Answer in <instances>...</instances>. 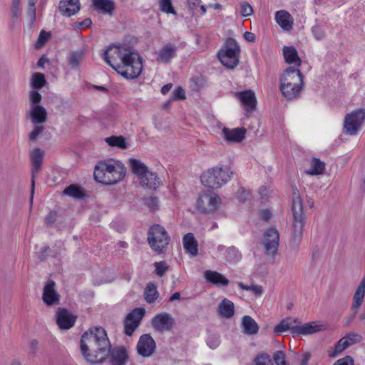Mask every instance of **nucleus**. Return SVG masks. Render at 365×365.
Wrapping results in <instances>:
<instances>
[{
  "instance_id": "nucleus-1",
  "label": "nucleus",
  "mask_w": 365,
  "mask_h": 365,
  "mask_svg": "<svg viewBox=\"0 0 365 365\" xmlns=\"http://www.w3.org/2000/svg\"><path fill=\"white\" fill-rule=\"evenodd\" d=\"M110 346L105 329L100 327L89 329L81 337V351L87 361L102 363L108 359L110 365H126L129 360L128 349L123 346Z\"/></svg>"
},
{
  "instance_id": "nucleus-2",
  "label": "nucleus",
  "mask_w": 365,
  "mask_h": 365,
  "mask_svg": "<svg viewBox=\"0 0 365 365\" xmlns=\"http://www.w3.org/2000/svg\"><path fill=\"white\" fill-rule=\"evenodd\" d=\"M103 59L125 78H135L142 72L141 57L126 46H109L103 53Z\"/></svg>"
},
{
  "instance_id": "nucleus-3",
  "label": "nucleus",
  "mask_w": 365,
  "mask_h": 365,
  "mask_svg": "<svg viewBox=\"0 0 365 365\" xmlns=\"http://www.w3.org/2000/svg\"><path fill=\"white\" fill-rule=\"evenodd\" d=\"M125 173L126 168L121 161L108 158L97 163L93 175L96 181L110 185L122 180Z\"/></svg>"
},
{
  "instance_id": "nucleus-4",
  "label": "nucleus",
  "mask_w": 365,
  "mask_h": 365,
  "mask_svg": "<svg viewBox=\"0 0 365 365\" xmlns=\"http://www.w3.org/2000/svg\"><path fill=\"white\" fill-rule=\"evenodd\" d=\"M293 216L292 233L290 244L297 247L302 239L303 227L305 216L303 210V203L299 192L295 186L292 187V205Z\"/></svg>"
},
{
  "instance_id": "nucleus-5",
  "label": "nucleus",
  "mask_w": 365,
  "mask_h": 365,
  "mask_svg": "<svg viewBox=\"0 0 365 365\" xmlns=\"http://www.w3.org/2000/svg\"><path fill=\"white\" fill-rule=\"evenodd\" d=\"M303 86L302 74L294 66L288 67L280 77V91L288 99L297 98Z\"/></svg>"
},
{
  "instance_id": "nucleus-6",
  "label": "nucleus",
  "mask_w": 365,
  "mask_h": 365,
  "mask_svg": "<svg viewBox=\"0 0 365 365\" xmlns=\"http://www.w3.org/2000/svg\"><path fill=\"white\" fill-rule=\"evenodd\" d=\"M232 175L230 168L215 167L203 173L200 176L202 185L212 188L217 189L227 183Z\"/></svg>"
},
{
  "instance_id": "nucleus-7",
  "label": "nucleus",
  "mask_w": 365,
  "mask_h": 365,
  "mask_svg": "<svg viewBox=\"0 0 365 365\" xmlns=\"http://www.w3.org/2000/svg\"><path fill=\"white\" fill-rule=\"evenodd\" d=\"M148 241L151 249L160 254L168 248L170 237L163 227L154 225L148 230Z\"/></svg>"
},
{
  "instance_id": "nucleus-8",
  "label": "nucleus",
  "mask_w": 365,
  "mask_h": 365,
  "mask_svg": "<svg viewBox=\"0 0 365 365\" xmlns=\"http://www.w3.org/2000/svg\"><path fill=\"white\" fill-rule=\"evenodd\" d=\"M240 53V48L237 41L228 38L224 48L218 52V58L225 66L232 69L239 64Z\"/></svg>"
},
{
  "instance_id": "nucleus-9",
  "label": "nucleus",
  "mask_w": 365,
  "mask_h": 365,
  "mask_svg": "<svg viewBox=\"0 0 365 365\" xmlns=\"http://www.w3.org/2000/svg\"><path fill=\"white\" fill-rule=\"evenodd\" d=\"M365 121V109L353 110L346 115L344 120V132L350 135H356L361 128Z\"/></svg>"
},
{
  "instance_id": "nucleus-10",
  "label": "nucleus",
  "mask_w": 365,
  "mask_h": 365,
  "mask_svg": "<svg viewBox=\"0 0 365 365\" xmlns=\"http://www.w3.org/2000/svg\"><path fill=\"white\" fill-rule=\"evenodd\" d=\"M279 234L274 228H270L264 234L262 244L265 254L274 262L279 247Z\"/></svg>"
},
{
  "instance_id": "nucleus-11",
  "label": "nucleus",
  "mask_w": 365,
  "mask_h": 365,
  "mask_svg": "<svg viewBox=\"0 0 365 365\" xmlns=\"http://www.w3.org/2000/svg\"><path fill=\"white\" fill-rule=\"evenodd\" d=\"M220 204V198L214 193L202 195L197 200L196 207L202 212H211L215 211Z\"/></svg>"
},
{
  "instance_id": "nucleus-12",
  "label": "nucleus",
  "mask_w": 365,
  "mask_h": 365,
  "mask_svg": "<svg viewBox=\"0 0 365 365\" xmlns=\"http://www.w3.org/2000/svg\"><path fill=\"white\" fill-rule=\"evenodd\" d=\"M145 314L143 308H137L131 311L126 317L124 323L125 334L131 336L135 329L139 326Z\"/></svg>"
},
{
  "instance_id": "nucleus-13",
  "label": "nucleus",
  "mask_w": 365,
  "mask_h": 365,
  "mask_svg": "<svg viewBox=\"0 0 365 365\" xmlns=\"http://www.w3.org/2000/svg\"><path fill=\"white\" fill-rule=\"evenodd\" d=\"M137 351L139 355L149 357L155 352L156 344L150 334H143L137 344Z\"/></svg>"
},
{
  "instance_id": "nucleus-14",
  "label": "nucleus",
  "mask_w": 365,
  "mask_h": 365,
  "mask_svg": "<svg viewBox=\"0 0 365 365\" xmlns=\"http://www.w3.org/2000/svg\"><path fill=\"white\" fill-rule=\"evenodd\" d=\"M174 323V319L167 312L158 314L152 319L153 328L160 332L170 331L173 328Z\"/></svg>"
},
{
  "instance_id": "nucleus-15",
  "label": "nucleus",
  "mask_w": 365,
  "mask_h": 365,
  "mask_svg": "<svg viewBox=\"0 0 365 365\" xmlns=\"http://www.w3.org/2000/svg\"><path fill=\"white\" fill-rule=\"evenodd\" d=\"M30 155L33 165L31 196V201H32L35 185L34 178L38 174L41 167L43 158L44 156V152L41 150L40 148H35L31 151Z\"/></svg>"
},
{
  "instance_id": "nucleus-16",
  "label": "nucleus",
  "mask_w": 365,
  "mask_h": 365,
  "mask_svg": "<svg viewBox=\"0 0 365 365\" xmlns=\"http://www.w3.org/2000/svg\"><path fill=\"white\" fill-rule=\"evenodd\" d=\"M177 51L175 44L168 43L156 52V60L160 63H168L176 56Z\"/></svg>"
},
{
  "instance_id": "nucleus-17",
  "label": "nucleus",
  "mask_w": 365,
  "mask_h": 365,
  "mask_svg": "<svg viewBox=\"0 0 365 365\" xmlns=\"http://www.w3.org/2000/svg\"><path fill=\"white\" fill-rule=\"evenodd\" d=\"M55 285L53 281L48 280L43 287L42 299L48 306L58 304L59 302V295L55 289Z\"/></svg>"
},
{
  "instance_id": "nucleus-18",
  "label": "nucleus",
  "mask_w": 365,
  "mask_h": 365,
  "mask_svg": "<svg viewBox=\"0 0 365 365\" xmlns=\"http://www.w3.org/2000/svg\"><path fill=\"white\" fill-rule=\"evenodd\" d=\"M235 96L240 101L247 111H252L255 110L257 100L255 94L252 90L237 92L235 93Z\"/></svg>"
},
{
  "instance_id": "nucleus-19",
  "label": "nucleus",
  "mask_w": 365,
  "mask_h": 365,
  "mask_svg": "<svg viewBox=\"0 0 365 365\" xmlns=\"http://www.w3.org/2000/svg\"><path fill=\"white\" fill-rule=\"evenodd\" d=\"M76 322V317L66 309L59 308L56 313V322L61 329H69Z\"/></svg>"
},
{
  "instance_id": "nucleus-20",
  "label": "nucleus",
  "mask_w": 365,
  "mask_h": 365,
  "mask_svg": "<svg viewBox=\"0 0 365 365\" xmlns=\"http://www.w3.org/2000/svg\"><path fill=\"white\" fill-rule=\"evenodd\" d=\"M58 9L61 14L70 17L80 10L79 0H61Z\"/></svg>"
},
{
  "instance_id": "nucleus-21",
  "label": "nucleus",
  "mask_w": 365,
  "mask_h": 365,
  "mask_svg": "<svg viewBox=\"0 0 365 365\" xmlns=\"http://www.w3.org/2000/svg\"><path fill=\"white\" fill-rule=\"evenodd\" d=\"M29 115L33 124L43 123L47 119V111L41 106H31Z\"/></svg>"
},
{
  "instance_id": "nucleus-22",
  "label": "nucleus",
  "mask_w": 365,
  "mask_h": 365,
  "mask_svg": "<svg viewBox=\"0 0 365 365\" xmlns=\"http://www.w3.org/2000/svg\"><path fill=\"white\" fill-rule=\"evenodd\" d=\"M322 329V325H319L315 322H312L310 323H307L304 324H296L294 328H293V335L295 334H302V335H307L317 333L321 331Z\"/></svg>"
},
{
  "instance_id": "nucleus-23",
  "label": "nucleus",
  "mask_w": 365,
  "mask_h": 365,
  "mask_svg": "<svg viewBox=\"0 0 365 365\" xmlns=\"http://www.w3.org/2000/svg\"><path fill=\"white\" fill-rule=\"evenodd\" d=\"M246 133L245 128H236L230 129L224 128L222 129L223 138L229 142L240 143L244 138Z\"/></svg>"
},
{
  "instance_id": "nucleus-24",
  "label": "nucleus",
  "mask_w": 365,
  "mask_h": 365,
  "mask_svg": "<svg viewBox=\"0 0 365 365\" xmlns=\"http://www.w3.org/2000/svg\"><path fill=\"white\" fill-rule=\"evenodd\" d=\"M275 19L277 23L285 31H289L292 28L293 19L292 16L284 10L276 12Z\"/></svg>"
},
{
  "instance_id": "nucleus-25",
  "label": "nucleus",
  "mask_w": 365,
  "mask_h": 365,
  "mask_svg": "<svg viewBox=\"0 0 365 365\" xmlns=\"http://www.w3.org/2000/svg\"><path fill=\"white\" fill-rule=\"evenodd\" d=\"M299 324V321L297 318L287 317L282 319L275 327L274 332L279 334L285 331L289 330L293 334V328L296 324Z\"/></svg>"
},
{
  "instance_id": "nucleus-26",
  "label": "nucleus",
  "mask_w": 365,
  "mask_h": 365,
  "mask_svg": "<svg viewBox=\"0 0 365 365\" xmlns=\"http://www.w3.org/2000/svg\"><path fill=\"white\" fill-rule=\"evenodd\" d=\"M365 295V277H363L360 282L354 295V303L352 304V309L355 310V314L357 313L358 309L364 301Z\"/></svg>"
},
{
  "instance_id": "nucleus-27",
  "label": "nucleus",
  "mask_w": 365,
  "mask_h": 365,
  "mask_svg": "<svg viewBox=\"0 0 365 365\" xmlns=\"http://www.w3.org/2000/svg\"><path fill=\"white\" fill-rule=\"evenodd\" d=\"M86 51L84 49H78L71 51L67 56L68 63L71 68L77 69L84 59Z\"/></svg>"
},
{
  "instance_id": "nucleus-28",
  "label": "nucleus",
  "mask_w": 365,
  "mask_h": 365,
  "mask_svg": "<svg viewBox=\"0 0 365 365\" xmlns=\"http://www.w3.org/2000/svg\"><path fill=\"white\" fill-rule=\"evenodd\" d=\"M204 277L207 281L216 285L227 286L229 284V280L217 272L205 271Z\"/></svg>"
},
{
  "instance_id": "nucleus-29",
  "label": "nucleus",
  "mask_w": 365,
  "mask_h": 365,
  "mask_svg": "<svg viewBox=\"0 0 365 365\" xmlns=\"http://www.w3.org/2000/svg\"><path fill=\"white\" fill-rule=\"evenodd\" d=\"M183 247L192 256H196L198 253L197 243L192 233H187L183 237Z\"/></svg>"
},
{
  "instance_id": "nucleus-30",
  "label": "nucleus",
  "mask_w": 365,
  "mask_h": 365,
  "mask_svg": "<svg viewBox=\"0 0 365 365\" xmlns=\"http://www.w3.org/2000/svg\"><path fill=\"white\" fill-rule=\"evenodd\" d=\"M242 327L244 333L248 335L255 334L259 330L257 322L247 315L244 316L242 319Z\"/></svg>"
},
{
  "instance_id": "nucleus-31",
  "label": "nucleus",
  "mask_w": 365,
  "mask_h": 365,
  "mask_svg": "<svg viewBox=\"0 0 365 365\" xmlns=\"http://www.w3.org/2000/svg\"><path fill=\"white\" fill-rule=\"evenodd\" d=\"M283 54L285 61L289 64H294L299 66L301 64V60L298 56L297 51L293 46H284Z\"/></svg>"
},
{
  "instance_id": "nucleus-32",
  "label": "nucleus",
  "mask_w": 365,
  "mask_h": 365,
  "mask_svg": "<svg viewBox=\"0 0 365 365\" xmlns=\"http://www.w3.org/2000/svg\"><path fill=\"white\" fill-rule=\"evenodd\" d=\"M139 180L140 184L143 187H147L150 189H156L160 185V180L156 174L153 172L147 173Z\"/></svg>"
},
{
  "instance_id": "nucleus-33",
  "label": "nucleus",
  "mask_w": 365,
  "mask_h": 365,
  "mask_svg": "<svg viewBox=\"0 0 365 365\" xmlns=\"http://www.w3.org/2000/svg\"><path fill=\"white\" fill-rule=\"evenodd\" d=\"M130 165L132 172L137 176L138 180L149 173L148 167L140 160L137 159H130Z\"/></svg>"
},
{
  "instance_id": "nucleus-34",
  "label": "nucleus",
  "mask_w": 365,
  "mask_h": 365,
  "mask_svg": "<svg viewBox=\"0 0 365 365\" xmlns=\"http://www.w3.org/2000/svg\"><path fill=\"white\" fill-rule=\"evenodd\" d=\"M94 8L103 14H111L115 8L113 0H92Z\"/></svg>"
},
{
  "instance_id": "nucleus-35",
  "label": "nucleus",
  "mask_w": 365,
  "mask_h": 365,
  "mask_svg": "<svg viewBox=\"0 0 365 365\" xmlns=\"http://www.w3.org/2000/svg\"><path fill=\"white\" fill-rule=\"evenodd\" d=\"M63 194L76 200L83 199L86 196L84 190L79 185L71 184L63 190Z\"/></svg>"
},
{
  "instance_id": "nucleus-36",
  "label": "nucleus",
  "mask_w": 365,
  "mask_h": 365,
  "mask_svg": "<svg viewBox=\"0 0 365 365\" xmlns=\"http://www.w3.org/2000/svg\"><path fill=\"white\" fill-rule=\"evenodd\" d=\"M218 311L223 317L231 318L234 315V304L225 298L220 303Z\"/></svg>"
},
{
  "instance_id": "nucleus-37",
  "label": "nucleus",
  "mask_w": 365,
  "mask_h": 365,
  "mask_svg": "<svg viewBox=\"0 0 365 365\" xmlns=\"http://www.w3.org/2000/svg\"><path fill=\"white\" fill-rule=\"evenodd\" d=\"M325 169V164L318 158H312L310 162V168L307 170V173L314 175L322 174Z\"/></svg>"
},
{
  "instance_id": "nucleus-38",
  "label": "nucleus",
  "mask_w": 365,
  "mask_h": 365,
  "mask_svg": "<svg viewBox=\"0 0 365 365\" xmlns=\"http://www.w3.org/2000/svg\"><path fill=\"white\" fill-rule=\"evenodd\" d=\"M158 292L155 284L149 283L144 290L145 299L148 303L154 302L158 297Z\"/></svg>"
},
{
  "instance_id": "nucleus-39",
  "label": "nucleus",
  "mask_w": 365,
  "mask_h": 365,
  "mask_svg": "<svg viewBox=\"0 0 365 365\" xmlns=\"http://www.w3.org/2000/svg\"><path fill=\"white\" fill-rule=\"evenodd\" d=\"M105 141L112 147L121 149H125L128 147L126 139L122 135L108 137L105 139Z\"/></svg>"
},
{
  "instance_id": "nucleus-40",
  "label": "nucleus",
  "mask_w": 365,
  "mask_h": 365,
  "mask_svg": "<svg viewBox=\"0 0 365 365\" xmlns=\"http://www.w3.org/2000/svg\"><path fill=\"white\" fill-rule=\"evenodd\" d=\"M31 83L35 89L43 88L46 83L44 75L41 73H35L32 76Z\"/></svg>"
},
{
  "instance_id": "nucleus-41",
  "label": "nucleus",
  "mask_w": 365,
  "mask_h": 365,
  "mask_svg": "<svg viewBox=\"0 0 365 365\" xmlns=\"http://www.w3.org/2000/svg\"><path fill=\"white\" fill-rule=\"evenodd\" d=\"M349 347V344L346 342L345 339L341 338L338 341L336 344L334 351L332 352H329V355L331 357H336L339 354H341L344 350Z\"/></svg>"
},
{
  "instance_id": "nucleus-42",
  "label": "nucleus",
  "mask_w": 365,
  "mask_h": 365,
  "mask_svg": "<svg viewBox=\"0 0 365 365\" xmlns=\"http://www.w3.org/2000/svg\"><path fill=\"white\" fill-rule=\"evenodd\" d=\"M239 287L244 290L252 292L256 297H260L264 293V289L261 285L252 284L248 286L240 282L239 283Z\"/></svg>"
},
{
  "instance_id": "nucleus-43",
  "label": "nucleus",
  "mask_w": 365,
  "mask_h": 365,
  "mask_svg": "<svg viewBox=\"0 0 365 365\" xmlns=\"http://www.w3.org/2000/svg\"><path fill=\"white\" fill-rule=\"evenodd\" d=\"M226 259L231 262H237L241 259V255L235 247H231L226 250Z\"/></svg>"
},
{
  "instance_id": "nucleus-44",
  "label": "nucleus",
  "mask_w": 365,
  "mask_h": 365,
  "mask_svg": "<svg viewBox=\"0 0 365 365\" xmlns=\"http://www.w3.org/2000/svg\"><path fill=\"white\" fill-rule=\"evenodd\" d=\"M159 4L162 11L166 14H176V11L173 6L171 0H160Z\"/></svg>"
},
{
  "instance_id": "nucleus-45",
  "label": "nucleus",
  "mask_w": 365,
  "mask_h": 365,
  "mask_svg": "<svg viewBox=\"0 0 365 365\" xmlns=\"http://www.w3.org/2000/svg\"><path fill=\"white\" fill-rule=\"evenodd\" d=\"M254 365H273L271 357L267 354L258 355L254 359Z\"/></svg>"
},
{
  "instance_id": "nucleus-46",
  "label": "nucleus",
  "mask_w": 365,
  "mask_h": 365,
  "mask_svg": "<svg viewBox=\"0 0 365 365\" xmlns=\"http://www.w3.org/2000/svg\"><path fill=\"white\" fill-rule=\"evenodd\" d=\"M343 339L348 342L349 347L351 345L360 343L362 340V336L356 332H350L344 336Z\"/></svg>"
},
{
  "instance_id": "nucleus-47",
  "label": "nucleus",
  "mask_w": 365,
  "mask_h": 365,
  "mask_svg": "<svg viewBox=\"0 0 365 365\" xmlns=\"http://www.w3.org/2000/svg\"><path fill=\"white\" fill-rule=\"evenodd\" d=\"M154 267L155 273L159 277H163L168 270V264L163 261L155 262Z\"/></svg>"
},
{
  "instance_id": "nucleus-48",
  "label": "nucleus",
  "mask_w": 365,
  "mask_h": 365,
  "mask_svg": "<svg viewBox=\"0 0 365 365\" xmlns=\"http://www.w3.org/2000/svg\"><path fill=\"white\" fill-rule=\"evenodd\" d=\"M11 11L14 18H19L21 14V0H12Z\"/></svg>"
},
{
  "instance_id": "nucleus-49",
  "label": "nucleus",
  "mask_w": 365,
  "mask_h": 365,
  "mask_svg": "<svg viewBox=\"0 0 365 365\" xmlns=\"http://www.w3.org/2000/svg\"><path fill=\"white\" fill-rule=\"evenodd\" d=\"M41 95L36 90H31L29 92V99L31 103V106H40L39 103L41 101Z\"/></svg>"
},
{
  "instance_id": "nucleus-50",
  "label": "nucleus",
  "mask_w": 365,
  "mask_h": 365,
  "mask_svg": "<svg viewBox=\"0 0 365 365\" xmlns=\"http://www.w3.org/2000/svg\"><path fill=\"white\" fill-rule=\"evenodd\" d=\"M35 127L29 134V140L35 141L38 136L42 133L44 130V127L40 124H34Z\"/></svg>"
},
{
  "instance_id": "nucleus-51",
  "label": "nucleus",
  "mask_w": 365,
  "mask_h": 365,
  "mask_svg": "<svg viewBox=\"0 0 365 365\" xmlns=\"http://www.w3.org/2000/svg\"><path fill=\"white\" fill-rule=\"evenodd\" d=\"M28 3H29V6L27 9L26 14H27V16L29 19L31 23L33 24L36 19V6H36V3H33V4H32V2L28 1Z\"/></svg>"
},
{
  "instance_id": "nucleus-52",
  "label": "nucleus",
  "mask_w": 365,
  "mask_h": 365,
  "mask_svg": "<svg viewBox=\"0 0 365 365\" xmlns=\"http://www.w3.org/2000/svg\"><path fill=\"white\" fill-rule=\"evenodd\" d=\"M273 359L277 365H287L285 354L282 351H277L274 354Z\"/></svg>"
},
{
  "instance_id": "nucleus-53",
  "label": "nucleus",
  "mask_w": 365,
  "mask_h": 365,
  "mask_svg": "<svg viewBox=\"0 0 365 365\" xmlns=\"http://www.w3.org/2000/svg\"><path fill=\"white\" fill-rule=\"evenodd\" d=\"M312 33L314 38L317 40H320L324 38L325 33L322 27L319 25H314L312 28Z\"/></svg>"
},
{
  "instance_id": "nucleus-54",
  "label": "nucleus",
  "mask_w": 365,
  "mask_h": 365,
  "mask_svg": "<svg viewBox=\"0 0 365 365\" xmlns=\"http://www.w3.org/2000/svg\"><path fill=\"white\" fill-rule=\"evenodd\" d=\"M237 196L239 200L245 202L246 200H249L250 197V192L249 190L242 187L238 190Z\"/></svg>"
},
{
  "instance_id": "nucleus-55",
  "label": "nucleus",
  "mask_w": 365,
  "mask_h": 365,
  "mask_svg": "<svg viewBox=\"0 0 365 365\" xmlns=\"http://www.w3.org/2000/svg\"><path fill=\"white\" fill-rule=\"evenodd\" d=\"M241 13L244 16H250L253 13V9L250 4L247 2L241 4Z\"/></svg>"
},
{
  "instance_id": "nucleus-56",
  "label": "nucleus",
  "mask_w": 365,
  "mask_h": 365,
  "mask_svg": "<svg viewBox=\"0 0 365 365\" xmlns=\"http://www.w3.org/2000/svg\"><path fill=\"white\" fill-rule=\"evenodd\" d=\"M38 341L36 339H32L31 340L29 343V348L28 354L31 356H34L36 355L37 351H38Z\"/></svg>"
},
{
  "instance_id": "nucleus-57",
  "label": "nucleus",
  "mask_w": 365,
  "mask_h": 365,
  "mask_svg": "<svg viewBox=\"0 0 365 365\" xmlns=\"http://www.w3.org/2000/svg\"><path fill=\"white\" fill-rule=\"evenodd\" d=\"M185 98V91L181 87L176 88L173 92V99L182 100Z\"/></svg>"
},
{
  "instance_id": "nucleus-58",
  "label": "nucleus",
  "mask_w": 365,
  "mask_h": 365,
  "mask_svg": "<svg viewBox=\"0 0 365 365\" xmlns=\"http://www.w3.org/2000/svg\"><path fill=\"white\" fill-rule=\"evenodd\" d=\"M50 34L45 31H41L37 40L38 46H41L43 45L49 38Z\"/></svg>"
},
{
  "instance_id": "nucleus-59",
  "label": "nucleus",
  "mask_w": 365,
  "mask_h": 365,
  "mask_svg": "<svg viewBox=\"0 0 365 365\" xmlns=\"http://www.w3.org/2000/svg\"><path fill=\"white\" fill-rule=\"evenodd\" d=\"M333 365H354V359L350 356H346L337 360Z\"/></svg>"
},
{
  "instance_id": "nucleus-60",
  "label": "nucleus",
  "mask_w": 365,
  "mask_h": 365,
  "mask_svg": "<svg viewBox=\"0 0 365 365\" xmlns=\"http://www.w3.org/2000/svg\"><path fill=\"white\" fill-rule=\"evenodd\" d=\"M207 344L212 349H216L220 344L219 337H209L207 341Z\"/></svg>"
},
{
  "instance_id": "nucleus-61",
  "label": "nucleus",
  "mask_w": 365,
  "mask_h": 365,
  "mask_svg": "<svg viewBox=\"0 0 365 365\" xmlns=\"http://www.w3.org/2000/svg\"><path fill=\"white\" fill-rule=\"evenodd\" d=\"M57 215L55 212H51L49 214L46 216L45 219V222L47 225H52L56 221Z\"/></svg>"
},
{
  "instance_id": "nucleus-62",
  "label": "nucleus",
  "mask_w": 365,
  "mask_h": 365,
  "mask_svg": "<svg viewBox=\"0 0 365 365\" xmlns=\"http://www.w3.org/2000/svg\"><path fill=\"white\" fill-rule=\"evenodd\" d=\"M311 359V354L309 352H306L303 354L302 361L299 365H308V362Z\"/></svg>"
},
{
  "instance_id": "nucleus-63",
  "label": "nucleus",
  "mask_w": 365,
  "mask_h": 365,
  "mask_svg": "<svg viewBox=\"0 0 365 365\" xmlns=\"http://www.w3.org/2000/svg\"><path fill=\"white\" fill-rule=\"evenodd\" d=\"M148 205L150 209L154 210L158 205V200L155 197H150L148 200Z\"/></svg>"
},
{
  "instance_id": "nucleus-64",
  "label": "nucleus",
  "mask_w": 365,
  "mask_h": 365,
  "mask_svg": "<svg viewBox=\"0 0 365 365\" xmlns=\"http://www.w3.org/2000/svg\"><path fill=\"white\" fill-rule=\"evenodd\" d=\"M244 37L249 42H253L255 41V34L252 32L246 31L244 34Z\"/></svg>"
}]
</instances>
